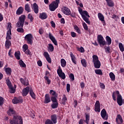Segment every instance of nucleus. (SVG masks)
Returning a JSON list of instances; mask_svg holds the SVG:
<instances>
[{
    "instance_id": "obj_56",
    "label": "nucleus",
    "mask_w": 124,
    "mask_h": 124,
    "mask_svg": "<svg viewBox=\"0 0 124 124\" xmlns=\"http://www.w3.org/2000/svg\"><path fill=\"white\" fill-rule=\"evenodd\" d=\"M4 99L3 97L0 96V106H2V105H3V103L4 102Z\"/></svg>"
},
{
    "instance_id": "obj_13",
    "label": "nucleus",
    "mask_w": 124,
    "mask_h": 124,
    "mask_svg": "<svg viewBox=\"0 0 124 124\" xmlns=\"http://www.w3.org/2000/svg\"><path fill=\"white\" fill-rule=\"evenodd\" d=\"M30 87L27 86L25 88L23 89L22 90V95L23 96H27L28 94H29V93H30Z\"/></svg>"
},
{
    "instance_id": "obj_58",
    "label": "nucleus",
    "mask_w": 124,
    "mask_h": 124,
    "mask_svg": "<svg viewBox=\"0 0 124 124\" xmlns=\"http://www.w3.org/2000/svg\"><path fill=\"white\" fill-rule=\"evenodd\" d=\"M27 56H31V50L30 49H27L25 51H24Z\"/></svg>"
},
{
    "instance_id": "obj_51",
    "label": "nucleus",
    "mask_w": 124,
    "mask_h": 124,
    "mask_svg": "<svg viewBox=\"0 0 124 124\" xmlns=\"http://www.w3.org/2000/svg\"><path fill=\"white\" fill-rule=\"evenodd\" d=\"M11 34H10V32L7 31V35H6V40H10L11 39Z\"/></svg>"
},
{
    "instance_id": "obj_45",
    "label": "nucleus",
    "mask_w": 124,
    "mask_h": 124,
    "mask_svg": "<svg viewBox=\"0 0 124 124\" xmlns=\"http://www.w3.org/2000/svg\"><path fill=\"white\" fill-rule=\"evenodd\" d=\"M28 19H30L31 23H32V22H33L34 18L31 14H29L28 16Z\"/></svg>"
},
{
    "instance_id": "obj_50",
    "label": "nucleus",
    "mask_w": 124,
    "mask_h": 124,
    "mask_svg": "<svg viewBox=\"0 0 124 124\" xmlns=\"http://www.w3.org/2000/svg\"><path fill=\"white\" fill-rule=\"evenodd\" d=\"M81 64L84 67H87V62H86V60L82 59L81 60Z\"/></svg>"
},
{
    "instance_id": "obj_40",
    "label": "nucleus",
    "mask_w": 124,
    "mask_h": 124,
    "mask_svg": "<svg viewBox=\"0 0 124 124\" xmlns=\"http://www.w3.org/2000/svg\"><path fill=\"white\" fill-rule=\"evenodd\" d=\"M74 29L76 30V31L78 33V34H81V30H80V29H79V27H78L77 25H74Z\"/></svg>"
},
{
    "instance_id": "obj_55",
    "label": "nucleus",
    "mask_w": 124,
    "mask_h": 124,
    "mask_svg": "<svg viewBox=\"0 0 124 124\" xmlns=\"http://www.w3.org/2000/svg\"><path fill=\"white\" fill-rule=\"evenodd\" d=\"M117 119L120 121V123H121V124H123L124 120H123V117H122L121 114H118L117 115Z\"/></svg>"
},
{
    "instance_id": "obj_26",
    "label": "nucleus",
    "mask_w": 124,
    "mask_h": 124,
    "mask_svg": "<svg viewBox=\"0 0 124 124\" xmlns=\"http://www.w3.org/2000/svg\"><path fill=\"white\" fill-rule=\"evenodd\" d=\"M70 57L72 60V62L75 64H76V57H75V56L73 55V53L72 52L70 53Z\"/></svg>"
},
{
    "instance_id": "obj_1",
    "label": "nucleus",
    "mask_w": 124,
    "mask_h": 124,
    "mask_svg": "<svg viewBox=\"0 0 124 124\" xmlns=\"http://www.w3.org/2000/svg\"><path fill=\"white\" fill-rule=\"evenodd\" d=\"M10 123L11 124H23V118L20 115H14L13 119L10 120Z\"/></svg>"
},
{
    "instance_id": "obj_46",
    "label": "nucleus",
    "mask_w": 124,
    "mask_h": 124,
    "mask_svg": "<svg viewBox=\"0 0 124 124\" xmlns=\"http://www.w3.org/2000/svg\"><path fill=\"white\" fill-rule=\"evenodd\" d=\"M119 47L121 52H124V45H123V43H119Z\"/></svg>"
},
{
    "instance_id": "obj_27",
    "label": "nucleus",
    "mask_w": 124,
    "mask_h": 124,
    "mask_svg": "<svg viewBox=\"0 0 124 124\" xmlns=\"http://www.w3.org/2000/svg\"><path fill=\"white\" fill-rule=\"evenodd\" d=\"M107 2V4L109 6V7H113L114 6V2L112 0H105Z\"/></svg>"
},
{
    "instance_id": "obj_16",
    "label": "nucleus",
    "mask_w": 124,
    "mask_h": 124,
    "mask_svg": "<svg viewBox=\"0 0 124 124\" xmlns=\"http://www.w3.org/2000/svg\"><path fill=\"white\" fill-rule=\"evenodd\" d=\"M47 76H50V73L49 71H46V76L44 77V79L47 81V85H50V84H51V80L49 79V77Z\"/></svg>"
},
{
    "instance_id": "obj_23",
    "label": "nucleus",
    "mask_w": 124,
    "mask_h": 124,
    "mask_svg": "<svg viewBox=\"0 0 124 124\" xmlns=\"http://www.w3.org/2000/svg\"><path fill=\"white\" fill-rule=\"evenodd\" d=\"M117 104L119 105V106H122L123 105V97L122 95H119L118 97H117Z\"/></svg>"
},
{
    "instance_id": "obj_10",
    "label": "nucleus",
    "mask_w": 124,
    "mask_h": 124,
    "mask_svg": "<svg viewBox=\"0 0 124 124\" xmlns=\"http://www.w3.org/2000/svg\"><path fill=\"white\" fill-rule=\"evenodd\" d=\"M101 116L103 120H108V114H107V112L105 109L103 108L101 111Z\"/></svg>"
},
{
    "instance_id": "obj_63",
    "label": "nucleus",
    "mask_w": 124,
    "mask_h": 124,
    "mask_svg": "<svg viewBox=\"0 0 124 124\" xmlns=\"http://www.w3.org/2000/svg\"><path fill=\"white\" fill-rule=\"evenodd\" d=\"M78 51L81 52V53H84V52H85V49H84V47L81 46L80 48L78 49Z\"/></svg>"
},
{
    "instance_id": "obj_2",
    "label": "nucleus",
    "mask_w": 124,
    "mask_h": 124,
    "mask_svg": "<svg viewBox=\"0 0 124 124\" xmlns=\"http://www.w3.org/2000/svg\"><path fill=\"white\" fill-rule=\"evenodd\" d=\"M25 20H26V16L21 15L18 18V21L16 24V28H24V24H25Z\"/></svg>"
},
{
    "instance_id": "obj_60",
    "label": "nucleus",
    "mask_w": 124,
    "mask_h": 124,
    "mask_svg": "<svg viewBox=\"0 0 124 124\" xmlns=\"http://www.w3.org/2000/svg\"><path fill=\"white\" fill-rule=\"evenodd\" d=\"M95 112H100V107H94Z\"/></svg>"
},
{
    "instance_id": "obj_7",
    "label": "nucleus",
    "mask_w": 124,
    "mask_h": 124,
    "mask_svg": "<svg viewBox=\"0 0 124 124\" xmlns=\"http://www.w3.org/2000/svg\"><path fill=\"white\" fill-rule=\"evenodd\" d=\"M57 74L60 78H62L63 80L65 79V74L62 72V70L61 66L59 67L58 69L57 70Z\"/></svg>"
},
{
    "instance_id": "obj_57",
    "label": "nucleus",
    "mask_w": 124,
    "mask_h": 124,
    "mask_svg": "<svg viewBox=\"0 0 124 124\" xmlns=\"http://www.w3.org/2000/svg\"><path fill=\"white\" fill-rule=\"evenodd\" d=\"M69 77L72 81H74V80H75V78H74V75L72 73L70 74Z\"/></svg>"
},
{
    "instance_id": "obj_4",
    "label": "nucleus",
    "mask_w": 124,
    "mask_h": 124,
    "mask_svg": "<svg viewBox=\"0 0 124 124\" xmlns=\"http://www.w3.org/2000/svg\"><path fill=\"white\" fill-rule=\"evenodd\" d=\"M93 61L95 68H100V66H101V63H100L99 60H98V57L97 55H94L93 56Z\"/></svg>"
},
{
    "instance_id": "obj_41",
    "label": "nucleus",
    "mask_w": 124,
    "mask_h": 124,
    "mask_svg": "<svg viewBox=\"0 0 124 124\" xmlns=\"http://www.w3.org/2000/svg\"><path fill=\"white\" fill-rule=\"evenodd\" d=\"M18 28L16 30V31L18 32H20V33H24L25 32V30L23 28V27H17Z\"/></svg>"
},
{
    "instance_id": "obj_43",
    "label": "nucleus",
    "mask_w": 124,
    "mask_h": 124,
    "mask_svg": "<svg viewBox=\"0 0 124 124\" xmlns=\"http://www.w3.org/2000/svg\"><path fill=\"white\" fill-rule=\"evenodd\" d=\"M19 64L20 66H21V67H26V64L25 63V62H24V61H23V60H20L19 61Z\"/></svg>"
},
{
    "instance_id": "obj_6",
    "label": "nucleus",
    "mask_w": 124,
    "mask_h": 124,
    "mask_svg": "<svg viewBox=\"0 0 124 124\" xmlns=\"http://www.w3.org/2000/svg\"><path fill=\"white\" fill-rule=\"evenodd\" d=\"M33 38V36H32V35L31 34V33L28 34L25 36V39L26 41H27L28 44H30L31 45V44H32L33 43V41H32Z\"/></svg>"
},
{
    "instance_id": "obj_17",
    "label": "nucleus",
    "mask_w": 124,
    "mask_h": 124,
    "mask_svg": "<svg viewBox=\"0 0 124 124\" xmlns=\"http://www.w3.org/2000/svg\"><path fill=\"white\" fill-rule=\"evenodd\" d=\"M44 56L45 58H46L48 63H51L52 62V61L51 60V58H50V55H49V53H48V52L45 51L44 53Z\"/></svg>"
},
{
    "instance_id": "obj_32",
    "label": "nucleus",
    "mask_w": 124,
    "mask_h": 124,
    "mask_svg": "<svg viewBox=\"0 0 124 124\" xmlns=\"http://www.w3.org/2000/svg\"><path fill=\"white\" fill-rule=\"evenodd\" d=\"M62 104H63V105H65L66 103V101H67V98L66 97V96L65 95V94L63 95V97L62 99Z\"/></svg>"
},
{
    "instance_id": "obj_19",
    "label": "nucleus",
    "mask_w": 124,
    "mask_h": 124,
    "mask_svg": "<svg viewBox=\"0 0 124 124\" xmlns=\"http://www.w3.org/2000/svg\"><path fill=\"white\" fill-rule=\"evenodd\" d=\"M63 13L65 15H67V16H69L70 15V13H71V11L70 9L68 8L67 7H64V10H63Z\"/></svg>"
},
{
    "instance_id": "obj_54",
    "label": "nucleus",
    "mask_w": 124,
    "mask_h": 124,
    "mask_svg": "<svg viewBox=\"0 0 124 124\" xmlns=\"http://www.w3.org/2000/svg\"><path fill=\"white\" fill-rule=\"evenodd\" d=\"M29 49V46L27 44H25L23 46V52L27 51V50Z\"/></svg>"
},
{
    "instance_id": "obj_49",
    "label": "nucleus",
    "mask_w": 124,
    "mask_h": 124,
    "mask_svg": "<svg viewBox=\"0 0 124 124\" xmlns=\"http://www.w3.org/2000/svg\"><path fill=\"white\" fill-rule=\"evenodd\" d=\"M20 56H21L20 52H16L15 53V57L16 60H20Z\"/></svg>"
},
{
    "instance_id": "obj_64",
    "label": "nucleus",
    "mask_w": 124,
    "mask_h": 124,
    "mask_svg": "<svg viewBox=\"0 0 124 124\" xmlns=\"http://www.w3.org/2000/svg\"><path fill=\"white\" fill-rule=\"evenodd\" d=\"M100 87L103 90H105V85L102 83H100Z\"/></svg>"
},
{
    "instance_id": "obj_8",
    "label": "nucleus",
    "mask_w": 124,
    "mask_h": 124,
    "mask_svg": "<svg viewBox=\"0 0 124 124\" xmlns=\"http://www.w3.org/2000/svg\"><path fill=\"white\" fill-rule=\"evenodd\" d=\"M78 12L81 16V17L86 15L87 17L90 18V15H89V13L87 11H83V9L81 8L80 7H78Z\"/></svg>"
},
{
    "instance_id": "obj_47",
    "label": "nucleus",
    "mask_w": 124,
    "mask_h": 124,
    "mask_svg": "<svg viewBox=\"0 0 124 124\" xmlns=\"http://www.w3.org/2000/svg\"><path fill=\"white\" fill-rule=\"evenodd\" d=\"M58 106H59V103L58 102L54 103L51 105V108L52 109H56V108H58Z\"/></svg>"
},
{
    "instance_id": "obj_22",
    "label": "nucleus",
    "mask_w": 124,
    "mask_h": 124,
    "mask_svg": "<svg viewBox=\"0 0 124 124\" xmlns=\"http://www.w3.org/2000/svg\"><path fill=\"white\" fill-rule=\"evenodd\" d=\"M39 17L42 20H45V19H47V18H48V15L46 13H40Z\"/></svg>"
},
{
    "instance_id": "obj_62",
    "label": "nucleus",
    "mask_w": 124,
    "mask_h": 124,
    "mask_svg": "<svg viewBox=\"0 0 124 124\" xmlns=\"http://www.w3.org/2000/svg\"><path fill=\"white\" fill-rule=\"evenodd\" d=\"M66 91L67 93L70 91V84L68 83L66 84Z\"/></svg>"
},
{
    "instance_id": "obj_3",
    "label": "nucleus",
    "mask_w": 124,
    "mask_h": 124,
    "mask_svg": "<svg viewBox=\"0 0 124 124\" xmlns=\"http://www.w3.org/2000/svg\"><path fill=\"white\" fill-rule=\"evenodd\" d=\"M59 4H60V0H55V1H52L49 5L50 11H55L59 7Z\"/></svg>"
},
{
    "instance_id": "obj_29",
    "label": "nucleus",
    "mask_w": 124,
    "mask_h": 124,
    "mask_svg": "<svg viewBox=\"0 0 124 124\" xmlns=\"http://www.w3.org/2000/svg\"><path fill=\"white\" fill-rule=\"evenodd\" d=\"M86 16V15H84V16H82V18L83 19V20H84V21H85V22H86V23H87V24H88V25H90L91 24V21H90V20H89V18H87V17L86 16Z\"/></svg>"
},
{
    "instance_id": "obj_28",
    "label": "nucleus",
    "mask_w": 124,
    "mask_h": 124,
    "mask_svg": "<svg viewBox=\"0 0 124 124\" xmlns=\"http://www.w3.org/2000/svg\"><path fill=\"white\" fill-rule=\"evenodd\" d=\"M29 93L31 97H32L33 99H35V98H36V97H35V93H34V92H33V90H32V89H30Z\"/></svg>"
},
{
    "instance_id": "obj_20",
    "label": "nucleus",
    "mask_w": 124,
    "mask_h": 124,
    "mask_svg": "<svg viewBox=\"0 0 124 124\" xmlns=\"http://www.w3.org/2000/svg\"><path fill=\"white\" fill-rule=\"evenodd\" d=\"M117 94V97H118L119 96L122 95L121 94H120V92L119 91H114L112 93V99L114 101H116L117 100V99L116 98V95Z\"/></svg>"
},
{
    "instance_id": "obj_52",
    "label": "nucleus",
    "mask_w": 124,
    "mask_h": 124,
    "mask_svg": "<svg viewBox=\"0 0 124 124\" xmlns=\"http://www.w3.org/2000/svg\"><path fill=\"white\" fill-rule=\"evenodd\" d=\"M9 89H10V93H15V92H16V90L13 88V86H11V87H9Z\"/></svg>"
},
{
    "instance_id": "obj_37",
    "label": "nucleus",
    "mask_w": 124,
    "mask_h": 124,
    "mask_svg": "<svg viewBox=\"0 0 124 124\" xmlns=\"http://www.w3.org/2000/svg\"><path fill=\"white\" fill-rule=\"evenodd\" d=\"M98 18H99V19L100 21H104L105 18H104V16L102 15L101 13H99L98 14Z\"/></svg>"
},
{
    "instance_id": "obj_44",
    "label": "nucleus",
    "mask_w": 124,
    "mask_h": 124,
    "mask_svg": "<svg viewBox=\"0 0 124 124\" xmlns=\"http://www.w3.org/2000/svg\"><path fill=\"white\" fill-rule=\"evenodd\" d=\"M6 82L8 88H11V87L13 86L12 84H11V82L10 81L9 78H7V79H6Z\"/></svg>"
},
{
    "instance_id": "obj_35",
    "label": "nucleus",
    "mask_w": 124,
    "mask_h": 124,
    "mask_svg": "<svg viewBox=\"0 0 124 124\" xmlns=\"http://www.w3.org/2000/svg\"><path fill=\"white\" fill-rule=\"evenodd\" d=\"M109 75L111 81H115L116 80V76L113 72H110Z\"/></svg>"
},
{
    "instance_id": "obj_15",
    "label": "nucleus",
    "mask_w": 124,
    "mask_h": 124,
    "mask_svg": "<svg viewBox=\"0 0 124 124\" xmlns=\"http://www.w3.org/2000/svg\"><path fill=\"white\" fill-rule=\"evenodd\" d=\"M50 102H51V98L50 97V95L49 94H46L44 103H45V104H47L48 103H50Z\"/></svg>"
},
{
    "instance_id": "obj_31",
    "label": "nucleus",
    "mask_w": 124,
    "mask_h": 124,
    "mask_svg": "<svg viewBox=\"0 0 124 124\" xmlns=\"http://www.w3.org/2000/svg\"><path fill=\"white\" fill-rule=\"evenodd\" d=\"M106 40L107 42V45H111V43H112V39L109 36H107L106 37Z\"/></svg>"
},
{
    "instance_id": "obj_36",
    "label": "nucleus",
    "mask_w": 124,
    "mask_h": 124,
    "mask_svg": "<svg viewBox=\"0 0 124 124\" xmlns=\"http://www.w3.org/2000/svg\"><path fill=\"white\" fill-rule=\"evenodd\" d=\"M61 66L62 67H65L66 66V61L64 59H62L61 60Z\"/></svg>"
},
{
    "instance_id": "obj_9",
    "label": "nucleus",
    "mask_w": 124,
    "mask_h": 124,
    "mask_svg": "<svg viewBox=\"0 0 124 124\" xmlns=\"http://www.w3.org/2000/svg\"><path fill=\"white\" fill-rule=\"evenodd\" d=\"M85 118H86L85 120H84V119H81L78 122V124H83L84 122H85V124H89V123L90 122V115H89L88 114H86Z\"/></svg>"
},
{
    "instance_id": "obj_21",
    "label": "nucleus",
    "mask_w": 124,
    "mask_h": 124,
    "mask_svg": "<svg viewBox=\"0 0 124 124\" xmlns=\"http://www.w3.org/2000/svg\"><path fill=\"white\" fill-rule=\"evenodd\" d=\"M15 110L13 108L9 107V109L7 111V114L8 116H12V115L15 114Z\"/></svg>"
},
{
    "instance_id": "obj_34",
    "label": "nucleus",
    "mask_w": 124,
    "mask_h": 124,
    "mask_svg": "<svg viewBox=\"0 0 124 124\" xmlns=\"http://www.w3.org/2000/svg\"><path fill=\"white\" fill-rule=\"evenodd\" d=\"M11 45V41L9 40H6L5 46L6 48H7V49H9L10 48V46Z\"/></svg>"
},
{
    "instance_id": "obj_30",
    "label": "nucleus",
    "mask_w": 124,
    "mask_h": 124,
    "mask_svg": "<svg viewBox=\"0 0 124 124\" xmlns=\"http://www.w3.org/2000/svg\"><path fill=\"white\" fill-rule=\"evenodd\" d=\"M25 11H26V12H28V13L31 11V7H30V4H29V3H27L26 4H25Z\"/></svg>"
},
{
    "instance_id": "obj_59",
    "label": "nucleus",
    "mask_w": 124,
    "mask_h": 124,
    "mask_svg": "<svg viewBox=\"0 0 124 124\" xmlns=\"http://www.w3.org/2000/svg\"><path fill=\"white\" fill-rule=\"evenodd\" d=\"M82 25L84 28V29L85 31H88V26L87 25V24H86V23H85V22H83L82 24Z\"/></svg>"
},
{
    "instance_id": "obj_25",
    "label": "nucleus",
    "mask_w": 124,
    "mask_h": 124,
    "mask_svg": "<svg viewBox=\"0 0 124 124\" xmlns=\"http://www.w3.org/2000/svg\"><path fill=\"white\" fill-rule=\"evenodd\" d=\"M4 68L6 74L9 76H10V75H11V73L12 72V69L9 67L5 68V67Z\"/></svg>"
},
{
    "instance_id": "obj_5",
    "label": "nucleus",
    "mask_w": 124,
    "mask_h": 124,
    "mask_svg": "<svg viewBox=\"0 0 124 124\" xmlns=\"http://www.w3.org/2000/svg\"><path fill=\"white\" fill-rule=\"evenodd\" d=\"M97 41L98 43H99L100 47H102V46H105V45H107V43L104 40V38L101 35H98L97 36Z\"/></svg>"
},
{
    "instance_id": "obj_11",
    "label": "nucleus",
    "mask_w": 124,
    "mask_h": 124,
    "mask_svg": "<svg viewBox=\"0 0 124 124\" xmlns=\"http://www.w3.org/2000/svg\"><path fill=\"white\" fill-rule=\"evenodd\" d=\"M48 36H49V39L53 43L54 45H55V46H58V42L57 41V40H56V38H55V37H54V36H53V35L52 34V33L51 32H49Z\"/></svg>"
},
{
    "instance_id": "obj_39",
    "label": "nucleus",
    "mask_w": 124,
    "mask_h": 124,
    "mask_svg": "<svg viewBox=\"0 0 124 124\" xmlns=\"http://www.w3.org/2000/svg\"><path fill=\"white\" fill-rule=\"evenodd\" d=\"M48 49L49 52H54V46L52 44H48Z\"/></svg>"
},
{
    "instance_id": "obj_33",
    "label": "nucleus",
    "mask_w": 124,
    "mask_h": 124,
    "mask_svg": "<svg viewBox=\"0 0 124 124\" xmlns=\"http://www.w3.org/2000/svg\"><path fill=\"white\" fill-rule=\"evenodd\" d=\"M19 80L22 85H24V86H29V82H26V80H25L24 78H21Z\"/></svg>"
},
{
    "instance_id": "obj_12",
    "label": "nucleus",
    "mask_w": 124,
    "mask_h": 124,
    "mask_svg": "<svg viewBox=\"0 0 124 124\" xmlns=\"http://www.w3.org/2000/svg\"><path fill=\"white\" fill-rule=\"evenodd\" d=\"M12 103L14 104H18V103H23V99L21 98L15 97L14 99L12 100Z\"/></svg>"
},
{
    "instance_id": "obj_38",
    "label": "nucleus",
    "mask_w": 124,
    "mask_h": 124,
    "mask_svg": "<svg viewBox=\"0 0 124 124\" xmlns=\"http://www.w3.org/2000/svg\"><path fill=\"white\" fill-rule=\"evenodd\" d=\"M94 72L95 74H97V75H103V73H102V71L101 70V69H95L94 70Z\"/></svg>"
},
{
    "instance_id": "obj_53",
    "label": "nucleus",
    "mask_w": 124,
    "mask_h": 124,
    "mask_svg": "<svg viewBox=\"0 0 124 124\" xmlns=\"http://www.w3.org/2000/svg\"><path fill=\"white\" fill-rule=\"evenodd\" d=\"M49 93L50 94H51V95H52L53 96H57V93H56V92H55L54 90H51L49 92Z\"/></svg>"
},
{
    "instance_id": "obj_48",
    "label": "nucleus",
    "mask_w": 124,
    "mask_h": 124,
    "mask_svg": "<svg viewBox=\"0 0 124 124\" xmlns=\"http://www.w3.org/2000/svg\"><path fill=\"white\" fill-rule=\"evenodd\" d=\"M57 97H58V96H52L51 97L50 100L52 101L53 103L58 102V101L57 100Z\"/></svg>"
},
{
    "instance_id": "obj_61",
    "label": "nucleus",
    "mask_w": 124,
    "mask_h": 124,
    "mask_svg": "<svg viewBox=\"0 0 124 124\" xmlns=\"http://www.w3.org/2000/svg\"><path fill=\"white\" fill-rule=\"evenodd\" d=\"M46 124H54V123L50 120L47 119L45 122Z\"/></svg>"
},
{
    "instance_id": "obj_18",
    "label": "nucleus",
    "mask_w": 124,
    "mask_h": 124,
    "mask_svg": "<svg viewBox=\"0 0 124 124\" xmlns=\"http://www.w3.org/2000/svg\"><path fill=\"white\" fill-rule=\"evenodd\" d=\"M51 121L53 122V124H56L58 123L57 119L58 115L57 114H52L50 116Z\"/></svg>"
},
{
    "instance_id": "obj_24",
    "label": "nucleus",
    "mask_w": 124,
    "mask_h": 124,
    "mask_svg": "<svg viewBox=\"0 0 124 124\" xmlns=\"http://www.w3.org/2000/svg\"><path fill=\"white\" fill-rule=\"evenodd\" d=\"M23 12H24V8L20 6L16 10V15H21V14H23Z\"/></svg>"
},
{
    "instance_id": "obj_14",
    "label": "nucleus",
    "mask_w": 124,
    "mask_h": 124,
    "mask_svg": "<svg viewBox=\"0 0 124 124\" xmlns=\"http://www.w3.org/2000/svg\"><path fill=\"white\" fill-rule=\"evenodd\" d=\"M32 9H33L35 14H38L39 11V7H38V5H37L36 3H34L32 7Z\"/></svg>"
},
{
    "instance_id": "obj_42",
    "label": "nucleus",
    "mask_w": 124,
    "mask_h": 124,
    "mask_svg": "<svg viewBox=\"0 0 124 124\" xmlns=\"http://www.w3.org/2000/svg\"><path fill=\"white\" fill-rule=\"evenodd\" d=\"M8 32H10V34H11V29H12V26L11 25V23H9L8 24Z\"/></svg>"
}]
</instances>
